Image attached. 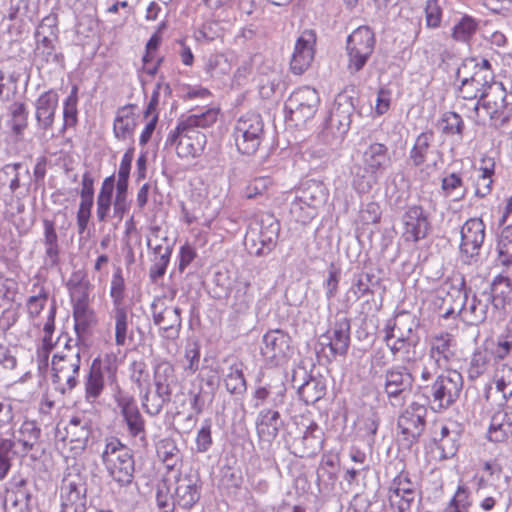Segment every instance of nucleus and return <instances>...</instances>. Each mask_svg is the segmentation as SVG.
<instances>
[{
  "label": "nucleus",
  "instance_id": "26",
  "mask_svg": "<svg viewBox=\"0 0 512 512\" xmlns=\"http://www.w3.org/2000/svg\"><path fill=\"white\" fill-rule=\"evenodd\" d=\"M384 391L388 398L398 399L412 389L414 376L404 365L393 366L385 371Z\"/></svg>",
  "mask_w": 512,
  "mask_h": 512
},
{
  "label": "nucleus",
  "instance_id": "5",
  "mask_svg": "<svg viewBox=\"0 0 512 512\" xmlns=\"http://www.w3.org/2000/svg\"><path fill=\"white\" fill-rule=\"evenodd\" d=\"M422 395L436 412H442L454 405L463 389V377L456 370L439 374L431 383L419 385Z\"/></svg>",
  "mask_w": 512,
  "mask_h": 512
},
{
  "label": "nucleus",
  "instance_id": "62",
  "mask_svg": "<svg viewBox=\"0 0 512 512\" xmlns=\"http://www.w3.org/2000/svg\"><path fill=\"white\" fill-rule=\"evenodd\" d=\"M441 187L446 195L455 194V199H463L465 197L466 189L459 174L451 173L444 177Z\"/></svg>",
  "mask_w": 512,
  "mask_h": 512
},
{
  "label": "nucleus",
  "instance_id": "14",
  "mask_svg": "<svg viewBox=\"0 0 512 512\" xmlns=\"http://www.w3.org/2000/svg\"><path fill=\"white\" fill-rule=\"evenodd\" d=\"M61 512H85L86 483L78 473H67L60 487Z\"/></svg>",
  "mask_w": 512,
  "mask_h": 512
},
{
  "label": "nucleus",
  "instance_id": "63",
  "mask_svg": "<svg viewBox=\"0 0 512 512\" xmlns=\"http://www.w3.org/2000/svg\"><path fill=\"white\" fill-rule=\"evenodd\" d=\"M497 391L501 392L504 400L512 396V367L502 365V368L495 375Z\"/></svg>",
  "mask_w": 512,
  "mask_h": 512
},
{
  "label": "nucleus",
  "instance_id": "27",
  "mask_svg": "<svg viewBox=\"0 0 512 512\" xmlns=\"http://www.w3.org/2000/svg\"><path fill=\"white\" fill-rule=\"evenodd\" d=\"M464 302L460 313L471 325H478L487 319L489 306L491 305L488 293L484 290L474 293L469 299L467 292L464 293Z\"/></svg>",
  "mask_w": 512,
  "mask_h": 512
},
{
  "label": "nucleus",
  "instance_id": "21",
  "mask_svg": "<svg viewBox=\"0 0 512 512\" xmlns=\"http://www.w3.org/2000/svg\"><path fill=\"white\" fill-rule=\"evenodd\" d=\"M291 338L281 329L270 330L263 335L261 354L273 364L285 361L291 353Z\"/></svg>",
  "mask_w": 512,
  "mask_h": 512
},
{
  "label": "nucleus",
  "instance_id": "45",
  "mask_svg": "<svg viewBox=\"0 0 512 512\" xmlns=\"http://www.w3.org/2000/svg\"><path fill=\"white\" fill-rule=\"evenodd\" d=\"M337 479V457L324 454L317 469V483L325 487L333 486Z\"/></svg>",
  "mask_w": 512,
  "mask_h": 512
},
{
  "label": "nucleus",
  "instance_id": "23",
  "mask_svg": "<svg viewBox=\"0 0 512 512\" xmlns=\"http://www.w3.org/2000/svg\"><path fill=\"white\" fill-rule=\"evenodd\" d=\"M316 33L304 30L295 43L290 61V69L295 75L303 74L311 65L315 55Z\"/></svg>",
  "mask_w": 512,
  "mask_h": 512
},
{
  "label": "nucleus",
  "instance_id": "13",
  "mask_svg": "<svg viewBox=\"0 0 512 512\" xmlns=\"http://www.w3.org/2000/svg\"><path fill=\"white\" fill-rule=\"evenodd\" d=\"M426 416V406L417 402L411 403L399 416L397 426L407 447L419 441L426 426Z\"/></svg>",
  "mask_w": 512,
  "mask_h": 512
},
{
  "label": "nucleus",
  "instance_id": "57",
  "mask_svg": "<svg viewBox=\"0 0 512 512\" xmlns=\"http://www.w3.org/2000/svg\"><path fill=\"white\" fill-rule=\"evenodd\" d=\"M290 214L296 222L307 224L317 216L318 210L313 205L301 203L293 197L290 202Z\"/></svg>",
  "mask_w": 512,
  "mask_h": 512
},
{
  "label": "nucleus",
  "instance_id": "50",
  "mask_svg": "<svg viewBox=\"0 0 512 512\" xmlns=\"http://www.w3.org/2000/svg\"><path fill=\"white\" fill-rule=\"evenodd\" d=\"M45 254L51 264H57L59 259L58 236L53 222L44 220Z\"/></svg>",
  "mask_w": 512,
  "mask_h": 512
},
{
  "label": "nucleus",
  "instance_id": "34",
  "mask_svg": "<svg viewBox=\"0 0 512 512\" xmlns=\"http://www.w3.org/2000/svg\"><path fill=\"white\" fill-rule=\"evenodd\" d=\"M485 291L495 310H503L512 304V281L508 277H496Z\"/></svg>",
  "mask_w": 512,
  "mask_h": 512
},
{
  "label": "nucleus",
  "instance_id": "9",
  "mask_svg": "<svg viewBox=\"0 0 512 512\" xmlns=\"http://www.w3.org/2000/svg\"><path fill=\"white\" fill-rule=\"evenodd\" d=\"M375 34L369 26L356 28L347 38V69L351 74L362 70L375 48Z\"/></svg>",
  "mask_w": 512,
  "mask_h": 512
},
{
  "label": "nucleus",
  "instance_id": "30",
  "mask_svg": "<svg viewBox=\"0 0 512 512\" xmlns=\"http://www.w3.org/2000/svg\"><path fill=\"white\" fill-rule=\"evenodd\" d=\"M512 437V407L497 410L491 417L488 439L494 443H504Z\"/></svg>",
  "mask_w": 512,
  "mask_h": 512
},
{
  "label": "nucleus",
  "instance_id": "35",
  "mask_svg": "<svg viewBox=\"0 0 512 512\" xmlns=\"http://www.w3.org/2000/svg\"><path fill=\"white\" fill-rule=\"evenodd\" d=\"M154 322L162 330V336L166 339H175L181 328L180 309L166 307L158 313H154Z\"/></svg>",
  "mask_w": 512,
  "mask_h": 512
},
{
  "label": "nucleus",
  "instance_id": "53",
  "mask_svg": "<svg viewBox=\"0 0 512 512\" xmlns=\"http://www.w3.org/2000/svg\"><path fill=\"white\" fill-rule=\"evenodd\" d=\"M498 260L504 266L512 265V225L504 227L499 236Z\"/></svg>",
  "mask_w": 512,
  "mask_h": 512
},
{
  "label": "nucleus",
  "instance_id": "2",
  "mask_svg": "<svg viewBox=\"0 0 512 512\" xmlns=\"http://www.w3.org/2000/svg\"><path fill=\"white\" fill-rule=\"evenodd\" d=\"M388 147L382 143L370 144L362 153V164L351 167V183L358 193H368L378 184L379 177L391 166Z\"/></svg>",
  "mask_w": 512,
  "mask_h": 512
},
{
  "label": "nucleus",
  "instance_id": "60",
  "mask_svg": "<svg viewBox=\"0 0 512 512\" xmlns=\"http://www.w3.org/2000/svg\"><path fill=\"white\" fill-rule=\"evenodd\" d=\"M391 327L403 332L410 334H417V328L419 327V320L417 317L409 311H400L396 314L393 320H391Z\"/></svg>",
  "mask_w": 512,
  "mask_h": 512
},
{
  "label": "nucleus",
  "instance_id": "59",
  "mask_svg": "<svg viewBox=\"0 0 512 512\" xmlns=\"http://www.w3.org/2000/svg\"><path fill=\"white\" fill-rule=\"evenodd\" d=\"M465 70H469L471 72L473 71L481 75H486V73H489L490 77H487V80L491 82L495 81L494 72L490 62L487 59H482L481 62H476V60L473 58L464 60L462 65L456 71V77L460 78Z\"/></svg>",
  "mask_w": 512,
  "mask_h": 512
},
{
  "label": "nucleus",
  "instance_id": "33",
  "mask_svg": "<svg viewBox=\"0 0 512 512\" xmlns=\"http://www.w3.org/2000/svg\"><path fill=\"white\" fill-rule=\"evenodd\" d=\"M90 283L69 290L73 303V316L78 324L83 326L92 321L93 313L89 308Z\"/></svg>",
  "mask_w": 512,
  "mask_h": 512
},
{
  "label": "nucleus",
  "instance_id": "37",
  "mask_svg": "<svg viewBox=\"0 0 512 512\" xmlns=\"http://www.w3.org/2000/svg\"><path fill=\"white\" fill-rule=\"evenodd\" d=\"M115 190V177H106L101 185L99 193L96 198V216L99 222H106L113 205Z\"/></svg>",
  "mask_w": 512,
  "mask_h": 512
},
{
  "label": "nucleus",
  "instance_id": "39",
  "mask_svg": "<svg viewBox=\"0 0 512 512\" xmlns=\"http://www.w3.org/2000/svg\"><path fill=\"white\" fill-rule=\"evenodd\" d=\"M25 483V480H21L18 487L8 493L5 501L6 512H30L31 494L25 488Z\"/></svg>",
  "mask_w": 512,
  "mask_h": 512
},
{
  "label": "nucleus",
  "instance_id": "52",
  "mask_svg": "<svg viewBox=\"0 0 512 512\" xmlns=\"http://www.w3.org/2000/svg\"><path fill=\"white\" fill-rule=\"evenodd\" d=\"M77 104H78V87L73 86L69 96L63 103V127L62 132L68 127H73L77 124Z\"/></svg>",
  "mask_w": 512,
  "mask_h": 512
},
{
  "label": "nucleus",
  "instance_id": "11",
  "mask_svg": "<svg viewBox=\"0 0 512 512\" xmlns=\"http://www.w3.org/2000/svg\"><path fill=\"white\" fill-rule=\"evenodd\" d=\"M387 499L390 507L396 512H410L416 500H421V492L409 473L402 470L389 483Z\"/></svg>",
  "mask_w": 512,
  "mask_h": 512
},
{
  "label": "nucleus",
  "instance_id": "24",
  "mask_svg": "<svg viewBox=\"0 0 512 512\" xmlns=\"http://www.w3.org/2000/svg\"><path fill=\"white\" fill-rule=\"evenodd\" d=\"M435 134L432 130L420 133L409 152V160L413 166L420 167L425 163L428 167H436L438 159L441 157L440 151L434 145Z\"/></svg>",
  "mask_w": 512,
  "mask_h": 512
},
{
  "label": "nucleus",
  "instance_id": "36",
  "mask_svg": "<svg viewBox=\"0 0 512 512\" xmlns=\"http://www.w3.org/2000/svg\"><path fill=\"white\" fill-rule=\"evenodd\" d=\"M41 435V429L33 420H25L17 432L13 433L12 439L15 442V450L20 446L19 452L27 454L38 442Z\"/></svg>",
  "mask_w": 512,
  "mask_h": 512
},
{
  "label": "nucleus",
  "instance_id": "41",
  "mask_svg": "<svg viewBox=\"0 0 512 512\" xmlns=\"http://www.w3.org/2000/svg\"><path fill=\"white\" fill-rule=\"evenodd\" d=\"M420 339H406L385 343L394 358H400L404 363L415 362L418 358L416 348Z\"/></svg>",
  "mask_w": 512,
  "mask_h": 512
},
{
  "label": "nucleus",
  "instance_id": "31",
  "mask_svg": "<svg viewBox=\"0 0 512 512\" xmlns=\"http://www.w3.org/2000/svg\"><path fill=\"white\" fill-rule=\"evenodd\" d=\"M321 338L327 340L333 357L346 355L350 345V320L341 317L335 322L331 335H323Z\"/></svg>",
  "mask_w": 512,
  "mask_h": 512
},
{
  "label": "nucleus",
  "instance_id": "54",
  "mask_svg": "<svg viewBox=\"0 0 512 512\" xmlns=\"http://www.w3.org/2000/svg\"><path fill=\"white\" fill-rule=\"evenodd\" d=\"M378 284L379 279L373 273L362 272L356 276L350 291L357 299H360L368 294H373L372 288Z\"/></svg>",
  "mask_w": 512,
  "mask_h": 512
},
{
  "label": "nucleus",
  "instance_id": "40",
  "mask_svg": "<svg viewBox=\"0 0 512 512\" xmlns=\"http://www.w3.org/2000/svg\"><path fill=\"white\" fill-rule=\"evenodd\" d=\"M136 118L132 107L126 106L118 110L114 119L113 132L117 139L125 140L133 134Z\"/></svg>",
  "mask_w": 512,
  "mask_h": 512
},
{
  "label": "nucleus",
  "instance_id": "55",
  "mask_svg": "<svg viewBox=\"0 0 512 512\" xmlns=\"http://www.w3.org/2000/svg\"><path fill=\"white\" fill-rule=\"evenodd\" d=\"M491 487L490 478L481 477L479 479L477 495L481 498L479 506L484 511H491L495 507L498 498L502 496V493L496 489H494L492 495H488Z\"/></svg>",
  "mask_w": 512,
  "mask_h": 512
},
{
  "label": "nucleus",
  "instance_id": "25",
  "mask_svg": "<svg viewBox=\"0 0 512 512\" xmlns=\"http://www.w3.org/2000/svg\"><path fill=\"white\" fill-rule=\"evenodd\" d=\"M160 228H153L147 239V246L154 252L150 277L153 279L163 276L169 263L172 248L166 237H161Z\"/></svg>",
  "mask_w": 512,
  "mask_h": 512
},
{
  "label": "nucleus",
  "instance_id": "10",
  "mask_svg": "<svg viewBox=\"0 0 512 512\" xmlns=\"http://www.w3.org/2000/svg\"><path fill=\"white\" fill-rule=\"evenodd\" d=\"M263 136L264 124L259 114L247 113L237 120L233 138L236 148L241 154H254L258 150Z\"/></svg>",
  "mask_w": 512,
  "mask_h": 512
},
{
  "label": "nucleus",
  "instance_id": "4",
  "mask_svg": "<svg viewBox=\"0 0 512 512\" xmlns=\"http://www.w3.org/2000/svg\"><path fill=\"white\" fill-rule=\"evenodd\" d=\"M64 339L63 349L52 359L53 382L62 393L70 392L77 386L81 356L84 352L78 340L66 336Z\"/></svg>",
  "mask_w": 512,
  "mask_h": 512
},
{
  "label": "nucleus",
  "instance_id": "18",
  "mask_svg": "<svg viewBox=\"0 0 512 512\" xmlns=\"http://www.w3.org/2000/svg\"><path fill=\"white\" fill-rule=\"evenodd\" d=\"M115 401L127 425L129 435L138 438L141 445L146 446L145 421L138 409L135 399L128 393L119 391L115 395Z\"/></svg>",
  "mask_w": 512,
  "mask_h": 512
},
{
  "label": "nucleus",
  "instance_id": "61",
  "mask_svg": "<svg viewBox=\"0 0 512 512\" xmlns=\"http://www.w3.org/2000/svg\"><path fill=\"white\" fill-rule=\"evenodd\" d=\"M11 121L10 126L14 134L21 135L28 124V112L22 103H14L11 107Z\"/></svg>",
  "mask_w": 512,
  "mask_h": 512
},
{
  "label": "nucleus",
  "instance_id": "19",
  "mask_svg": "<svg viewBox=\"0 0 512 512\" xmlns=\"http://www.w3.org/2000/svg\"><path fill=\"white\" fill-rule=\"evenodd\" d=\"M490 77L489 73L486 75L477 74L469 70H465L461 77L458 78L461 82L459 87V97L464 100L472 101V111L469 117H478L479 106L482 97L487 92L488 86L491 85V81L487 80Z\"/></svg>",
  "mask_w": 512,
  "mask_h": 512
},
{
  "label": "nucleus",
  "instance_id": "32",
  "mask_svg": "<svg viewBox=\"0 0 512 512\" xmlns=\"http://www.w3.org/2000/svg\"><path fill=\"white\" fill-rule=\"evenodd\" d=\"M327 196L328 193L325 185L317 180H308L302 183L293 193V197L298 199V201L313 205L317 210L324 205Z\"/></svg>",
  "mask_w": 512,
  "mask_h": 512
},
{
  "label": "nucleus",
  "instance_id": "7",
  "mask_svg": "<svg viewBox=\"0 0 512 512\" xmlns=\"http://www.w3.org/2000/svg\"><path fill=\"white\" fill-rule=\"evenodd\" d=\"M102 461L113 481L119 487H127L133 481L134 461L129 450L116 438L106 442Z\"/></svg>",
  "mask_w": 512,
  "mask_h": 512
},
{
  "label": "nucleus",
  "instance_id": "29",
  "mask_svg": "<svg viewBox=\"0 0 512 512\" xmlns=\"http://www.w3.org/2000/svg\"><path fill=\"white\" fill-rule=\"evenodd\" d=\"M59 96L54 90L42 93L35 102V117L38 128L48 130L52 127L58 107Z\"/></svg>",
  "mask_w": 512,
  "mask_h": 512
},
{
  "label": "nucleus",
  "instance_id": "44",
  "mask_svg": "<svg viewBox=\"0 0 512 512\" xmlns=\"http://www.w3.org/2000/svg\"><path fill=\"white\" fill-rule=\"evenodd\" d=\"M492 354L486 348L478 347L472 354L467 369L469 380L481 377L489 368Z\"/></svg>",
  "mask_w": 512,
  "mask_h": 512
},
{
  "label": "nucleus",
  "instance_id": "20",
  "mask_svg": "<svg viewBox=\"0 0 512 512\" xmlns=\"http://www.w3.org/2000/svg\"><path fill=\"white\" fill-rule=\"evenodd\" d=\"M402 222V237L406 242L416 243L426 238L431 230L429 214L420 205L409 206L402 216Z\"/></svg>",
  "mask_w": 512,
  "mask_h": 512
},
{
  "label": "nucleus",
  "instance_id": "58",
  "mask_svg": "<svg viewBox=\"0 0 512 512\" xmlns=\"http://www.w3.org/2000/svg\"><path fill=\"white\" fill-rule=\"evenodd\" d=\"M18 453L12 438L0 436V481L5 478L11 468L12 456Z\"/></svg>",
  "mask_w": 512,
  "mask_h": 512
},
{
  "label": "nucleus",
  "instance_id": "49",
  "mask_svg": "<svg viewBox=\"0 0 512 512\" xmlns=\"http://www.w3.org/2000/svg\"><path fill=\"white\" fill-rule=\"evenodd\" d=\"M302 443L307 456L317 454L323 446V433L316 423H311L305 430Z\"/></svg>",
  "mask_w": 512,
  "mask_h": 512
},
{
  "label": "nucleus",
  "instance_id": "47",
  "mask_svg": "<svg viewBox=\"0 0 512 512\" xmlns=\"http://www.w3.org/2000/svg\"><path fill=\"white\" fill-rule=\"evenodd\" d=\"M114 320L115 344L124 346L129 335L128 311L124 306L114 307L112 311Z\"/></svg>",
  "mask_w": 512,
  "mask_h": 512
},
{
  "label": "nucleus",
  "instance_id": "48",
  "mask_svg": "<svg viewBox=\"0 0 512 512\" xmlns=\"http://www.w3.org/2000/svg\"><path fill=\"white\" fill-rule=\"evenodd\" d=\"M285 387L283 383L279 385H268L259 387L254 393L255 405L259 406L265 402H272L274 406L283 404L284 402Z\"/></svg>",
  "mask_w": 512,
  "mask_h": 512
},
{
  "label": "nucleus",
  "instance_id": "17",
  "mask_svg": "<svg viewBox=\"0 0 512 512\" xmlns=\"http://www.w3.org/2000/svg\"><path fill=\"white\" fill-rule=\"evenodd\" d=\"M355 108L351 98L339 96L326 122L325 133L331 134L336 143H341L350 129Z\"/></svg>",
  "mask_w": 512,
  "mask_h": 512
},
{
  "label": "nucleus",
  "instance_id": "28",
  "mask_svg": "<svg viewBox=\"0 0 512 512\" xmlns=\"http://www.w3.org/2000/svg\"><path fill=\"white\" fill-rule=\"evenodd\" d=\"M453 336L447 332L433 334L429 338V357L437 367L445 368L454 358Z\"/></svg>",
  "mask_w": 512,
  "mask_h": 512
},
{
  "label": "nucleus",
  "instance_id": "15",
  "mask_svg": "<svg viewBox=\"0 0 512 512\" xmlns=\"http://www.w3.org/2000/svg\"><path fill=\"white\" fill-rule=\"evenodd\" d=\"M486 226L481 218H470L461 227V256L466 264L476 262L485 239Z\"/></svg>",
  "mask_w": 512,
  "mask_h": 512
},
{
  "label": "nucleus",
  "instance_id": "1",
  "mask_svg": "<svg viewBox=\"0 0 512 512\" xmlns=\"http://www.w3.org/2000/svg\"><path fill=\"white\" fill-rule=\"evenodd\" d=\"M201 486L197 473L180 471L156 486V505L160 512H188L200 499Z\"/></svg>",
  "mask_w": 512,
  "mask_h": 512
},
{
  "label": "nucleus",
  "instance_id": "3",
  "mask_svg": "<svg viewBox=\"0 0 512 512\" xmlns=\"http://www.w3.org/2000/svg\"><path fill=\"white\" fill-rule=\"evenodd\" d=\"M153 384L155 393L147 391L142 399L145 412L151 416L158 415L164 405L170 402L171 396L180 386L173 365L163 359H156L153 366Z\"/></svg>",
  "mask_w": 512,
  "mask_h": 512
},
{
  "label": "nucleus",
  "instance_id": "6",
  "mask_svg": "<svg viewBox=\"0 0 512 512\" xmlns=\"http://www.w3.org/2000/svg\"><path fill=\"white\" fill-rule=\"evenodd\" d=\"M280 223L271 213L259 214L249 225L244 245L251 255L269 254L276 246Z\"/></svg>",
  "mask_w": 512,
  "mask_h": 512
},
{
  "label": "nucleus",
  "instance_id": "12",
  "mask_svg": "<svg viewBox=\"0 0 512 512\" xmlns=\"http://www.w3.org/2000/svg\"><path fill=\"white\" fill-rule=\"evenodd\" d=\"M320 103L318 92L309 86L298 88L285 103V110L291 121L305 123L316 113Z\"/></svg>",
  "mask_w": 512,
  "mask_h": 512
},
{
  "label": "nucleus",
  "instance_id": "46",
  "mask_svg": "<svg viewBox=\"0 0 512 512\" xmlns=\"http://www.w3.org/2000/svg\"><path fill=\"white\" fill-rule=\"evenodd\" d=\"M226 362L230 365V373L226 375V391L232 394H242L246 390V381L242 372V363L229 357Z\"/></svg>",
  "mask_w": 512,
  "mask_h": 512
},
{
  "label": "nucleus",
  "instance_id": "16",
  "mask_svg": "<svg viewBox=\"0 0 512 512\" xmlns=\"http://www.w3.org/2000/svg\"><path fill=\"white\" fill-rule=\"evenodd\" d=\"M506 90L501 82L494 81L488 86L480 104L492 120L499 121V126L506 125L512 118V104L506 100Z\"/></svg>",
  "mask_w": 512,
  "mask_h": 512
},
{
  "label": "nucleus",
  "instance_id": "8",
  "mask_svg": "<svg viewBox=\"0 0 512 512\" xmlns=\"http://www.w3.org/2000/svg\"><path fill=\"white\" fill-rule=\"evenodd\" d=\"M167 142L176 146V153L181 158L199 156L205 146L206 137L197 129V122L186 119L179 122L175 130L171 131Z\"/></svg>",
  "mask_w": 512,
  "mask_h": 512
},
{
  "label": "nucleus",
  "instance_id": "22",
  "mask_svg": "<svg viewBox=\"0 0 512 512\" xmlns=\"http://www.w3.org/2000/svg\"><path fill=\"white\" fill-rule=\"evenodd\" d=\"M92 434V422L83 413L73 415L65 426L64 440L70 445L74 455L85 450Z\"/></svg>",
  "mask_w": 512,
  "mask_h": 512
},
{
  "label": "nucleus",
  "instance_id": "56",
  "mask_svg": "<svg viewBox=\"0 0 512 512\" xmlns=\"http://www.w3.org/2000/svg\"><path fill=\"white\" fill-rule=\"evenodd\" d=\"M477 28V21L471 16L464 15L453 27L452 38L455 41L468 42L475 34Z\"/></svg>",
  "mask_w": 512,
  "mask_h": 512
},
{
  "label": "nucleus",
  "instance_id": "43",
  "mask_svg": "<svg viewBox=\"0 0 512 512\" xmlns=\"http://www.w3.org/2000/svg\"><path fill=\"white\" fill-rule=\"evenodd\" d=\"M282 425L283 422L278 411L263 409L260 412L257 422V429L260 434L274 438L277 436Z\"/></svg>",
  "mask_w": 512,
  "mask_h": 512
},
{
  "label": "nucleus",
  "instance_id": "51",
  "mask_svg": "<svg viewBox=\"0 0 512 512\" xmlns=\"http://www.w3.org/2000/svg\"><path fill=\"white\" fill-rule=\"evenodd\" d=\"M156 449L158 457L169 469L174 468L180 460V451L175 441L170 438L159 441Z\"/></svg>",
  "mask_w": 512,
  "mask_h": 512
},
{
  "label": "nucleus",
  "instance_id": "38",
  "mask_svg": "<svg viewBox=\"0 0 512 512\" xmlns=\"http://www.w3.org/2000/svg\"><path fill=\"white\" fill-rule=\"evenodd\" d=\"M104 390V376H102V367L98 360H93L90 371L84 382L85 400L94 404L102 395Z\"/></svg>",
  "mask_w": 512,
  "mask_h": 512
},
{
  "label": "nucleus",
  "instance_id": "42",
  "mask_svg": "<svg viewBox=\"0 0 512 512\" xmlns=\"http://www.w3.org/2000/svg\"><path fill=\"white\" fill-rule=\"evenodd\" d=\"M326 385L320 378L310 377L298 387V394L306 404H314L324 397Z\"/></svg>",
  "mask_w": 512,
  "mask_h": 512
},
{
  "label": "nucleus",
  "instance_id": "64",
  "mask_svg": "<svg viewBox=\"0 0 512 512\" xmlns=\"http://www.w3.org/2000/svg\"><path fill=\"white\" fill-rule=\"evenodd\" d=\"M442 132L447 135L463 134L464 122L461 116L456 112H446L442 117Z\"/></svg>",
  "mask_w": 512,
  "mask_h": 512
}]
</instances>
